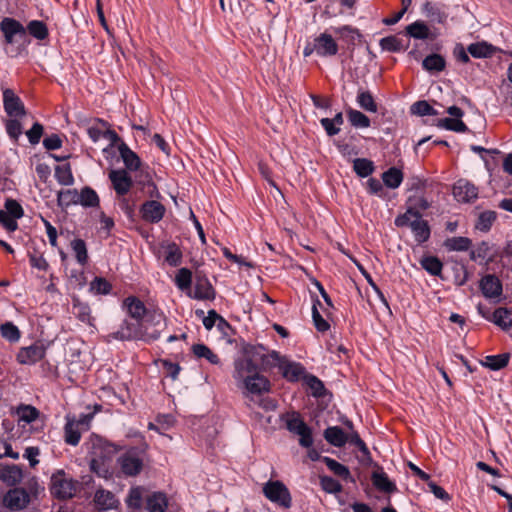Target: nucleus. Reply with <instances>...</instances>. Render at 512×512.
I'll return each mask as SVG.
<instances>
[{
	"instance_id": "4be33fe9",
	"label": "nucleus",
	"mask_w": 512,
	"mask_h": 512,
	"mask_svg": "<svg viewBox=\"0 0 512 512\" xmlns=\"http://www.w3.org/2000/svg\"><path fill=\"white\" fill-rule=\"evenodd\" d=\"M0 479L9 486H15L22 481L23 471L18 465H5L0 469Z\"/></svg>"
},
{
	"instance_id": "7ed1b4c3",
	"label": "nucleus",
	"mask_w": 512,
	"mask_h": 512,
	"mask_svg": "<svg viewBox=\"0 0 512 512\" xmlns=\"http://www.w3.org/2000/svg\"><path fill=\"white\" fill-rule=\"evenodd\" d=\"M123 306L127 313L135 320H154L163 318L164 315L157 305L153 302H143L136 296H128L123 301Z\"/></svg>"
},
{
	"instance_id": "7c9ffc66",
	"label": "nucleus",
	"mask_w": 512,
	"mask_h": 512,
	"mask_svg": "<svg viewBox=\"0 0 512 512\" xmlns=\"http://www.w3.org/2000/svg\"><path fill=\"white\" fill-rule=\"evenodd\" d=\"M78 204L85 208H96L100 206V198L94 189L85 186L79 192Z\"/></svg>"
},
{
	"instance_id": "13d9d810",
	"label": "nucleus",
	"mask_w": 512,
	"mask_h": 512,
	"mask_svg": "<svg viewBox=\"0 0 512 512\" xmlns=\"http://www.w3.org/2000/svg\"><path fill=\"white\" fill-rule=\"evenodd\" d=\"M6 131L14 144H18L20 135L22 134V125L17 119H9L6 122Z\"/></svg>"
},
{
	"instance_id": "603ef678",
	"label": "nucleus",
	"mask_w": 512,
	"mask_h": 512,
	"mask_svg": "<svg viewBox=\"0 0 512 512\" xmlns=\"http://www.w3.org/2000/svg\"><path fill=\"white\" fill-rule=\"evenodd\" d=\"M438 126L455 132H467V125L460 118H443L439 120Z\"/></svg>"
},
{
	"instance_id": "72a5a7b5",
	"label": "nucleus",
	"mask_w": 512,
	"mask_h": 512,
	"mask_svg": "<svg viewBox=\"0 0 512 512\" xmlns=\"http://www.w3.org/2000/svg\"><path fill=\"white\" fill-rule=\"evenodd\" d=\"M420 264L432 276H441L443 263L437 256L425 255L421 258Z\"/></svg>"
},
{
	"instance_id": "cd10ccee",
	"label": "nucleus",
	"mask_w": 512,
	"mask_h": 512,
	"mask_svg": "<svg viewBox=\"0 0 512 512\" xmlns=\"http://www.w3.org/2000/svg\"><path fill=\"white\" fill-rule=\"evenodd\" d=\"M168 506V499L164 493L155 492L146 499V509L149 512H165Z\"/></svg>"
},
{
	"instance_id": "a211bd4d",
	"label": "nucleus",
	"mask_w": 512,
	"mask_h": 512,
	"mask_svg": "<svg viewBox=\"0 0 512 512\" xmlns=\"http://www.w3.org/2000/svg\"><path fill=\"white\" fill-rule=\"evenodd\" d=\"M407 210L400 216H407L412 218H421L422 212L430 207V203L424 196H410L407 200Z\"/></svg>"
},
{
	"instance_id": "6ab92c4d",
	"label": "nucleus",
	"mask_w": 512,
	"mask_h": 512,
	"mask_svg": "<svg viewBox=\"0 0 512 512\" xmlns=\"http://www.w3.org/2000/svg\"><path fill=\"white\" fill-rule=\"evenodd\" d=\"M480 288L485 297L494 298L502 293V283L492 274L485 275L480 281Z\"/></svg>"
},
{
	"instance_id": "f3484780",
	"label": "nucleus",
	"mask_w": 512,
	"mask_h": 512,
	"mask_svg": "<svg viewBox=\"0 0 512 512\" xmlns=\"http://www.w3.org/2000/svg\"><path fill=\"white\" fill-rule=\"evenodd\" d=\"M119 155L124 163V170L132 173L139 170L144 163L136 152H134L124 141L118 145Z\"/></svg>"
},
{
	"instance_id": "2f4dec72",
	"label": "nucleus",
	"mask_w": 512,
	"mask_h": 512,
	"mask_svg": "<svg viewBox=\"0 0 512 512\" xmlns=\"http://www.w3.org/2000/svg\"><path fill=\"white\" fill-rule=\"evenodd\" d=\"M94 502L98 509L108 510L115 507L117 500L112 492L99 489L95 493Z\"/></svg>"
},
{
	"instance_id": "c03bdc74",
	"label": "nucleus",
	"mask_w": 512,
	"mask_h": 512,
	"mask_svg": "<svg viewBox=\"0 0 512 512\" xmlns=\"http://www.w3.org/2000/svg\"><path fill=\"white\" fill-rule=\"evenodd\" d=\"M134 182L140 187L141 190H145L147 185L153 181L152 172L148 165L144 164L139 170H135Z\"/></svg>"
},
{
	"instance_id": "5fc2aeb1",
	"label": "nucleus",
	"mask_w": 512,
	"mask_h": 512,
	"mask_svg": "<svg viewBox=\"0 0 512 512\" xmlns=\"http://www.w3.org/2000/svg\"><path fill=\"white\" fill-rule=\"evenodd\" d=\"M411 113L418 116H436L438 111L435 110L427 101L419 100L411 106Z\"/></svg>"
},
{
	"instance_id": "37998d69",
	"label": "nucleus",
	"mask_w": 512,
	"mask_h": 512,
	"mask_svg": "<svg viewBox=\"0 0 512 512\" xmlns=\"http://www.w3.org/2000/svg\"><path fill=\"white\" fill-rule=\"evenodd\" d=\"M346 113H347L348 120L352 126H354L356 128L370 127L371 121H370L369 117H367L364 113H362L358 110L352 109V108H349L346 111Z\"/></svg>"
},
{
	"instance_id": "680f3d73",
	"label": "nucleus",
	"mask_w": 512,
	"mask_h": 512,
	"mask_svg": "<svg viewBox=\"0 0 512 512\" xmlns=\"http://www.w3.org/2000/svg\"><path fill=\"white\" fill-rule=\"evenodd\" d=\"M306 383L315 397H321L324 394V385L317 377L310 375L306 378Z\"/></svg>"
},
{
	"instance_id": "e433bc0d",
	"label": "nucleus",
	"mask_w": 512,
	"mask_h": 512,
	"mask_svg": "<svg viewBox=\"0 0 512 512\" xmlns=\"http://www.w3.org/2000/svg\"><path fill=\"white\" fill-rule=\"evenodd\" d=\"M55 178L57 182L64 186H71L74 184V176L72 173L71 165L69 163L58 165L55 167Z\"/></svg>"
},
{
	"instance_id": "39448f33",
	"label": "nucleus",
	"mask_w": 512,
	"mask_h": 512,
	"mask_svg": "<svg viewBox=\"0 0 512 512\" xmlns=\"http://www.w3.org/2000/svg\"><path fill=\"white\" fill-rule=\"evenodd\" d=\"M30 501V495L26 489L14 487L2 495L0 505L10 512H19L24 510L29 505Z\"/></svg>"
},
{
	"instance_id": "c756f323",
	"label": "nucleus",
	"mask_w": 512,
	"mask_h": 512,
	"mask_svg": "<svg viewBox=\"0 0 512 512\" xmlns=\"http://www.w3.org/2000/svg\"><path fill=\"white\" fill-rule=\"evenodd\" d=\"M25 28L26 34L29 33V35L39 41H44L49 37L48 26L41 20H31Z\"/></svg>"
},
{
	"instance_id": "f257e3e1",
	"label": "nucleus",
	"mask_w": 512,
	"mask_h": 512,
	"mask_svg": "<svg viewBox=\"0 0 512 512\" xmlns=\"http://www.w3.org/2000/svg\"><path fill=\"white\" fill-rule=\"evenodd\" d=\"M277 360L278 354H267L263 346L244 345L241 355L234 361L233 377L242 381L246 390L252 394L267 392L270 382L260 375V370L273 367Z\"/></svg>"
},
{
	"instance_id": "9d476101",
	"label": "nucleus",
	"mask_w": 512,
	"mask_h": 512,
	"mask_svg": "<svg viewBox=\"0 0 512 512\" xmlns=\"http://www.w3.org/2000/svg\"><path fill=\"white\" fill-rule=\"evenodd\" d=\"M194 279V288L190 297L198 300H213L216 292L206 274L197 270Z\"/></svg>"
},
{
	"instance_id": "8fccbe9b",
	"label": "nucleus",
	"mask_w": 512,
	"mask_h": 512,
	"mask_svg": "<svg viewBox=\"0 0 512 512\" xmlns=\"http://www.w3.org/2000/svg\"><path fill=\"white\" fill-rule=\"evenodd\" d=\"M444 245L449 251H467L471 247L472 241L467 237L459 236L448 238Z\"/></svg>"
},
{
	"instance_id": "473e14b6",
	"label": "nucleus",
	"mask_w": 512,
	"mask_h": 512,
	"mask_svg": "<svg viewBox=\"0 0 512 512\" xmlns=\"http://www.w3.org/2000/svg\"><path fill=\"white\" fill-rule=\"evenodd\" d=\"M79 201V192L77 189H62L57 193V204L62 209H67L71 205H77Z\"/></svg>"
},
{
	"instance_id": "c85d7f7f",
	"label": "nucleus",
	"mask_w": 512,
	"mask_h": 512,
	"mask_svg": "<svg viewBox=\"0 0 512 512\" xmlns=\"http://www.w3.org/2000/svg\"><path fill=\"white\" fill-rule=\"evenodd\" d=\"M174 281L179 290L186 292L188 296H191L193 281L191 270L188 268H180L176 273Z\"/></svg>"
},
{
	"instance_id": "0e129e2a",
	"label": "nucleus",
	"mask_w": 512,
	"mask_h": 512,
	"mask_svg": "<svg viewBox=\"0 0 512 512\" xmlns=\"http://www.w3.org/2000/svg\"><path fill=\"white\" fill-rule=\"evenodd\" d=\"M127 505L134 509H138L142 505V491L139 487L132 488L127 498Z\"/></svg>"
},
{
	"instance_id": "3c124183",
	"label": "nucleus",
	"mask_w": 512,
	"mask_h": 512,
	"mask_svg": "<svg viewBox=\"0 0 512 512\" xmlns=\"http://www.w3.org/2000/svg\"><path fill=\"white\" fill-rule=\"evenodd\" d=\"M194 355L198 358H206L211 364H218L219 357L206 345L195 344L192 347Z\"/></svg>"
},
{
	"instance_id": "4d7b16f0",
	"label": "nucleus",
	"mask_w": 512,
	"mask_h": 512,
	"mask_svg": "<svg viewBox=\"0 0 512 512\" xmlns=\"http://www.w3.org/2000/svg\"><path fill=\"white\" fill-rule=\"evenodd\" d=\"M91 290L96 294L107 295L112 290V284L103 277H95L90 284Z\"/></svg>"
},
{
	"instance_id": "393cba45",
	"label": "nucleus",
	"mask_w": 512,
	"mask_h": 512,
	"mask_svg": "<svg viewBox=\"0 0 512 512\" xmlns=\"http://www.w3.org/2000/svg\"><path fill=\"white\" fill-rule=\"evenodd\" d=\"M324 438L329 444L335 447H343L348 442V434L338 426L326 428Z\"/></svg>"
},
{
	"instance_id": "0eeeda50",
	"label": "nucleus",
	"mask_w": 512,
	"mask_h": 512,
	"mask_svg": "<svg viewBox=\"0 0 512 512\" xmlns=\"http://www.w3.org/2000/svg\"><path fill=\"white\" fill-rule=\"evenodd\" d=\"M286 428L293 434L299 436V444L304 448H310L313 445L311 428L302 420L296 412L287 415Z\"/></svg>"
},
{
	"instance_id": "6e6552de",
	"label": "nucleus",
	"mask_w": 512,
	"mask_h": 512,
	"mask_svg": "<svg viewBox=\"0 0 512 512\" xmlns=\"http://www.w3.org/2000/svg\"><path fill=\"white\" fill-rule=\"evenodd\" d=\"M263 494L268 500L283 508L291 507L292 498L290 492L281 481H268L263 486Z\"/></svg>"
},
{
	"instance_id": "1a4fd4ad",
	"label": "nucleus",
	"mask_w": 512,
	"mask_h": 512,
	"mask_svg": "<svg viewBox=\"0 0 512 512\" xmlns=\"http://www.w3.org/2000/svg\"><path fill=\"white\" fill-rule=\"evenodd\" d=\"M108 178L116 196L128 195L134 185V180L128 170L111 169Z\"/></svg>"
},
{
	"instance_id": "49530a36",
	"label": "nucleus",
	"mask_w": 512,
	"mask_h": 512,
	"mask_svg": "<svg viewBox=\"0 0 512 512\" xmlns=\"http://www.w3.org/2000/svg\"><path fill=\"white\" fill-rule=\"evenodd\" d=\"M509 354L503 353L498 355L486 356L482 361V364L485 367L490 368L491 370H499L504 368L509 362Z\"/></svg>"
},
{
	"instance_id": "f03ea898",
	"label": "nucleus",
	"mask_w": 512,
	"mask_h": 512,
	"mask_svg": "<svg viewBox=\"0 0 512 512\" xmlns=\"http://www.w3.org/2000/svg\"><path fill=\"white\" fill-rule=\"evenodd\" d=\"M79 487V482L73 479L63 469L56 470L50 478V492L59 500L72 498Z\"/></svg>"
},
{
	"instance_id": "ddd939ff",
	"label": "nucleus",
	"mask_w": 512,
	"mask_h": 512,
	"mask_svg": "<svg viewBox=\"0 0 512 512\" xmlns=\"http://www.w3.org/2000/svg\"><path fill=\"white\" fill-rule=\"evenodd\" d=\"M143 322H124L120 329L107 335L108 341L111 340H130L143 338Z\"/></svg>"
},
{
	"instance_id": "4c0bfd02",
	"label": "nucleus",
	"mask_w": 512,
	"mask_h": 512,
	"mask_svg": "<svg viewBox=\"0 0 512 512\" xmlns=\"http://www.w3.org/2000/svg\"><path fill=\"white\" fill-rule=\"evenodd\" d=\"M380 47L388 52H400L408 48V43L403 44V40L396 35L384 37L380 40Z\"/></svg>"
},
{
	"instance_id": "4468645a",
	"label": "nucleus",
	"mask_w": 512,
	"mask_h": 512,
	"mask_svg": "<svg viewBox=\"0 0 512 512\" xmlns=\"http://www.w3.org/2000/svg\"><path fill=\"white\" fill-rule=\"evenodd\" d=\"M453 195L458 202L472 203L478 198V188L469 181L460 179L453 186Z\"/></svg>"
},
{
	"instance_id": "a18cd8bd",
	"label": "nucleus",
	"mask_w": 512,
	"mask_h": 512,
	"mask_svg": "<svg viewBox=\"0 0 512 512\" xmlns=\"http://www.w3.org/2000/svg\"><path fill=\"white\" fill-rule=\"evenodd\" d=\"M16 414L19 422L23 421L27 424L32 423L39 417V411L35 407L25 404L17 407Z\"/></svg>"
},
{
	"instance_id": "f704fd0d",
	"label": "nucleus",
	"mask_w": 512,
	"mask_h": 512,
	"mask_svg": "<svg viewBox=\"0 0 512 512\" xmlns=\"http://www.w3.org/2000/svg\"><path fill=\"white\" fill-rule=\"evenodd\" d=\"M403 178V172L396 167H391L382 174L383 183L391 189L398 188L401 185Z\"/></svg>"
},
{
	"instance_id": "dca6fc26",
	"label": "nucleus",
	"mask_w": 512,
	"mask_h": 512,
	"mask_svg": "<svg viewBox=\"0 0 512 512\" xmlns=\"http://www.w3.org/2000/svg\"><path fill=\"white\" fill-rule=\"evenodd\" d=\"M314 49L319 56L330 57L338 53V44L330 34L321 33L314 39Z\"/></svg>"
},
{
	"instance_id": "052dcab7",
	"label": "nucleus",
	"mask_w": 512,
	"mask_h": 512,
	"mask_svg": "<svg viewBox=\"0 0 512 512\" xmlns=\"http://www.w3.org/2000/svg\"><path fill=\"white\" fill-rule=\"evenodd\" d=\"M1 335L9 341H17L20 337L19 330L12 322H5L0 326Z\"/></svg>"
},
{
	"instance_id": "2eb2a0df",
	"label": "nucleus",
	"mask_w": 512,
	"mask_h": 512,
	"mask_svg": "<svg viewBox=\"0 0 512 512\" xmlns=\"http://www.w3.org/2000/svg\"><path fill=\"white\" fill-rule=\"evenodd\" d=\"M3 105L10 117H21L26 114L22 100L12 89L7 88L3 91Z\"/></svg>"
},
{
	"instance_id": "5701e85b",
	"label": "nucleus",
	"mask_w": 512,
	"mask_h": 512,
	"mask_svg": "<svg viewBox=\"0 0 512 512\" xmlns=\"http://www.w3.org/2000/svg\"><path fill=\"white\" fill-rule=\"evenodd\" d=\"M374 487L385 493H393L397 490L396 485L388 478L387 474L380 468L371 475Z\"/></svg>"
},
{
	"instance_id": "a878e982",
	"label": "nucleus",
	"mask_w": 512,
	"mask_h": 512,
	"mask_svg": "<svg viewBox=\"0 0 512 512\" xmlns=\"http://www.w3.org/2000/svg\"><path fill=\"white\" fill-rule=\"evenodd\" d=\"M422 67L429 73H439L446 69V60L442 55L432 53L424 58Z\"/></svg>"
},
{
	"instance_id": "de8ad7c7",
	"label": "nucleus",
	"mask_w": 512,
	"mask_h": 512,
	"mask_svg": "<svg viewBox=\"0 0 512 512\" xmlns=\"http://www.w3.org/2000/svg\"><path fill=\"white\" fill-rule=\"evenodd\" d=\"M323 461L328 469L332 471L336 476L346 481L351 479L350 471L345 465L329 457H324Z\"/></svg>"
},
{
	"instance_id": "bf43d9fd",
	"label": "nucleus",
	"mask_w": 512,
	"mask_h": 512,
	"mask_svg": "<svg viewBox=\"0 0 512 512\" xmlns=\"http://www.w3.org/2000/svg\"><path fill=\"white\" fill-rule=\"evenodd\" d=\"M29 263L32 268H36L41 271H47L49 269V263L40 252H33L28 254Z\"/></svg>"
},
{
	"instance_id": "9b49d317",
	"label": "nucleus",
	"mask_w": 512,
	"mask_h": 512,
	"mask_svg": "<svg viewBox=\"0 0 512 512\" xmlns=\"http://www.w3.org/2000/svg\"><path fill=\"white\" fill-rule=\"evenodd\" d=\"M0 31L3 34L6 45L13 44L16 36L20 38L26 36V28L20 21L12 17H4L0 21Z\"/></svg>"
},
{
	"instance_id": "bb28decb",
	"label": "nucleus",
	"mask_w": 512,
	"mask_h": 512,
	"mask_svg": "<svg viewBox=\"0 0 512 512\" xmlns=\"http://www.w3.org/2000/svg\"><path fill=\"white\" fill-rule=\"evenodd\" d=\"M467 51L474 58H489L496 53V48L485 42L472 43L467 47Z\"/></svg>"
},
{
	"instance_id": "c9c22d12",
	"label": "nucleus",
	"mask_w": 512,
	"mask_h": 512,
	"mask_svg": "<svg viewBox=\"0 0 512 512\" xmlns=\"http://www.w3.org/2000/svg\"><path fill=\"white\" fill-rule=\"evenodd\" d=\"M118 200V204L120 209L123 211V213L126 215V217L132 221L135 222L136 220V199L124 195V196H116Z\"/></svg>"
},
{
	"instance_id": "774afa93",
	"label": "nucleus",
	"mask_w": 512,
	"mask_h": 512,
	"mask_svg": "<svg viewBox=\"0 0 512 512\" xmlns=\"http://www.w3.org/2000/svg\"><path fill=\"white\" fill-rule=\"evenodd\" d=\"M62 139L57 134H51L43 140V145L47 150H56L62 147Z\"/></svg>"
},
{
	"instance_id": "864d4df0",
	"label": "nucleus",
	"mask_w": 512,
	"mask_h": 512,
	"mask_svg": "<svg viewBox=\"0 0 512 512\" xmlns=\"http://www.w3.org/2000/svg\"><path fill=\"white\" fill-rule=\"evenodd\" d=\"M357 102L361 108L368 112H377V104L370 91H361L357 95Z\"/></svg>"
},
{
	"instance_id": "423d86ee",
	"label": "nucleus",
	"mask_w": 512,
	"mask_h": 512,
	"mask_svg": "<svg viewBox=\"0 0 512 512\" xmlns=\"http://www.w3.org/2000/svg\"><path fill=\"white\" fill-rule=\"evenodd\" d=\"M395 225L397 227H410L415 241L418 244L425 243L429 240L431 235V229L428 221L421 218H412L407 216H397L395 219Z\"/></svg>"
},
{
	"instance_id": "58836bf2",
	"label": "nucleus",
	"mask_w": 512,
	"mask_h": 512,
	"mask_svg": "<svg viewBox=\"0 0 512 512\" xmlns=\"http://www.w3.org/2000/svg\"><path fill=\"white\" fill-rule=\"evenodd\" d=\"M335 34L339 36L348 45H355L356 41H360L362 37L358 29L353 28L349 25H345L335 29Z\"/></svg>"
},
{
	"instance_id": "69168bd1",
	"label": "nucleus",
	"mask_w": 512,
	"mask_h": 512,
	"mask_svg": "<svg viewBox=\"0 0 512 512\" xmlns=\"http://www.w3.org/2000/svg\"><path fill=\"white\" fill-rule=\"evenodd\" d=\"M322 488L329 493H337L342 490V485L332 477L324 476L321 478Z\"/></svg>"
},
{
	"instance_id": "338daca9",
	"label": "nucleus",
	"mask_w": 512,
	"mask_h": 512,
	"mask_svg": "<svg viewBox=\"0 0 512 512\" xmlns=\"http://www.w3.org/2000/svg\"><path fill=\"white\" fill-rule=\"evenodd\" d=\"M0 224L8 232H15L18 229V223L4 210H0Z\"/></svg>"
},
{
	"instance_id": "ea45409f",
	"label": "nucleus",
	"mask_w": 512,
	"mask_h": 512,
	"mask_svg": "<svg viewBox=\"0 0 512 512\" xmlns=\"http://www.w3.org/2000/svg\"><path fill=\"white\" fill-rule=\"evenodd\" d=\"M497 219V213L492 210L481 212L475 223V228L481 232H488Z\"/></svg>"
},
{
	"instance_id": "a19ab883",
	"label": "nucleus",
	"mask_w": 512,
	"mask_h": 512,
	"mask_svg": "<svg viewBox=\"0 0 512 512\" xmlns=\"http://www.w3.org/2000/svg\"><path fill=\"white\" fill-rule=\"evenodd\" d=\"M65 442L69 445L76 446L81 438V433L78 427V423L74 420L67 419V423L64 427Z\"/></svg>"
},
{
	"instance_id": "b1692460",
	"label": "nucleus",
	"mask_w": 512,
	"mask_h": 512,
	"mask_svg": "<svg viewBox=\"0 0 512 512\" xmlns=\"http://www.w3.org/2000/svg\"><path fill=\"white\" fill-rule=\"evenodd\" d=\"M405 33L418 40L433 39L431 31L424 21L418 20L406 26Z\"/></svg>"
},
{
	"instance_id": "aec40b11",
	"label": "nucleus",
	"mask_w": 512,
	"mask_h": 512,
	"mask_svg": "<svg viewBox=\"0 0 512 512\" xmlns=\"http://www.w3.org/2000/svg\"><path fill=\"white\" fill-rule=\"evenodd\" d=\"M276 365L281 368L283 376L290 381L299 380L305 373V369L301 364L283 361L279 355L274 366Z\"/></svg>"
},
{
	"instance_id": "20e7f679",
	"label": "nucleus",
	"mask_w": 512,
	"mask_h": 512,
	"mask_svg": "<svg viewBox=\"0 0 512 512\" xmlns=\"http://www.w3.org/2000/svg\"><path fill=\"white\" fill-rule=\"evenodd\" d=\"M146 449V445L132 447L119 456L118 464L123 474L131 477L140 474L147 458Z\"/></svg>"
},
{
	"instance_id": "79ce46f5",
	"label": "nucleus",
	"mask_w": 512,
	"mask_h": 512,
	"mask_svg": "<svg viewBox=\"0 0 512 512\" xmlns=\"http://www.w3.org/2000/svg\"><path fill=\"white\" fill-rule=\"evenodd\" d=\"M353 170L359 177L365 178L374 172L375 166L369 159L356 158L353 160Z\"/></svg>"
},
{
	"instance_id": "6e6d98bb",
	"label": "nucleus",
	"mask_w": 512,
	"mask_h": 512,
	"mask_svg": "<svg viewBox=\"0 0 512 512\" xmlns=\"http://www.w3.org/2000/svg\"><path fill=\"white\" fill-rule=\"evenodd\" d=\"M5 212L8 213L16 221L24 216V209L21 204L13 199L7 198L4 203Z\"/></svg>"
},
{
	"instance_id": "f8f14e48",
	"label": "nucleus",
	"mask_w": 512,
	"mask_h": 512,
	"mask_svg": "<svg viewBox=\"0 0 512 512\" xmlns=\"http://www.w3.org/2000/svg\"><path fill=\"white\" fill-rule=\"evenodd\" d=\"M165 212V206L158 200H146L139 208L141 219L151 224L160 222L163 219Z\"/></svg>"
},
{
	"instance_id": "e2e57ef3",
	"label": "nucleus",
	"mask_w": 512,
	"mask_h": 512,
	"mask_svg": "<svg viewBox=\"0 0 512 512\" xmlns=\"http://www.w3.org/2000/svg\"><path fill=\"white\" fill-rule=\"evenodd\" d=\"M44 132L42 124L35 122L31 129L26 132L29 142L32 145L38 144Z\"/></svg>"
},
{
	"instance_id": "09e8293b",
	"label": "nucleus",
	"mask_w": 512,
	"mask_h": 512,
	"mask_svg": "<svg viewBox=\"0 0 512 512\" xmlns=\"http://www.w3.org/2000/svg\"><path fill=\"white\" fill-rule=\"evenodd\" d=\"M71 248L75 253L77 262L82 266L86 265L89 257L85 241L80 238L74 239L71 242Z\"/></svg>"
},
{
	"instance_id": "412c9836",
	"label": "nucleus",
	"mask_w": 512,
	"mask_h": 512,
	"mask_svg": "<svg viewBox=\"0 0 512 512\" xmlns=\"http://www.w3.org/2000/svg\"><path fill=\"white\" fill-rule=\"evenodd\" d=\"M164 251V261L171 267H178L182 263L183 253L179 245L175 242H165L161 244Z\"/></svg>"
}]
</instances>
